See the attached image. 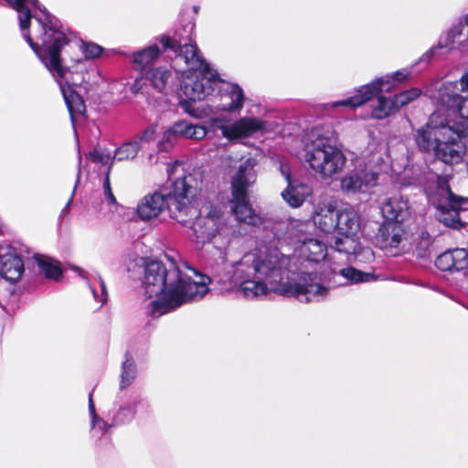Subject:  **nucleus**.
<instances>
[{
	"label": "nucleus",
	"instance_id": "obj_1",
	"mask_svg": "<svg viewBox=\"0 0 468 468\" xmlns=\"http://www.w3.org/2000/svg\"><path fill=\"white\" fill-rule=\"evenodd\" d=\"M192 229L198 242L211 241L218 248V257L209 264L210 275L197 271L186 262L172 263L173 268L169 270L157 261L147 263L142 287L147 298L157 297L150 303L153 317L202 299L208 292L212 281L238 285L248 299L265 295L272 290L310 303L322 301L328 293V288L316 273L296 272L292 258L277 249H256L244 253L238 261H229L221 246L230 242L232 231L225 224L218 206H204Z\"/></svg>",
	"mask_w": 468,
	"mask_h": 468
},
{
	"label": "nucleus",
	"instance_id": "obj_2",
	"mask_svg": "<svg viewBox=\"0 0 468 468\" xmlns=\"http://www.w3.org/2000/svg\"><path fill=\"white\" fill-rule=\"evenodd\" d=\"M40 13L41 16L34 15L33 35L24 33V38L58 83L65 81L64 84L69 85L81 82L90 66L89 60L84 58H71V65L63 66L60 52L72 45L60 29L59 20L48 10H40Z\"/></svg>",
	"mask_w": 468,
	"mask_h": 468
},
{
	"label": "nucleus",
	"instance_id": "obj_3",
	"mask_svg": "<svg viewBox=\"0 0 468 468\" xmlns=\"http://www.w3.org/2000/svg\"><path fill=\"white\" fill-rule=\"evenodd\" d=\"M168 179L172 182L168 194L154 191L145 195L137 204L136 213L144 220L157 218L165 208L179 222L186 219L180 216L189 213V203L200 188L197 176L186 168L182 162L176 161L166 167Z\"/></svg>",
	"mask_w": 468,
	"mask_h": 468
},
{
	"label": "nucleus",
	"instance_id": "obj_4",
	"mask_svg": "<svg viewBox=\"0 0 468 468\" xmlns=\"http://www.w3.org/2000/svg\"><path fill=\"white\" fill-rule=\"evenodd\" d=\"M162 43L165 48H170L175 54L174 68L186 74L181 83V90L189 101H201L214 96L220 78L203 58L196 43L164 37Z\"/></svg>",
	"mask_w": 468,
	"mask_h": 468
},
{
	"label": "nucleus",
	"instance_id": "obj_5",
	"mask_svg": "<svg viewBox=\"0 0 468 468\" xmlns=\"http://www.w3.org/2000/svg\"><path fill=\"white\" fill-rule=\"evenodd\" d=\"M435 118V114L431 115L430 122L417 130L415 141L418 147L422 152L433 153L445 164L461 163L466 153L463 138L468 132L449 122H438Z\"/></svg>",
	"mask_w": 468,
	"mask_h": 468
},
{
	"label": "nucleus",
	"instance_id": "obj_6",
	"mask_svg": "<svg viewBox=\"0 0 468 468\" xmlns=\"http://www.w3.org/2000/svg\"><path fill=\"white\" fill-rule=\"evenodd\" d=\"M304 159L322 179H331L344 169L346 157L336 145L331 125L315 126L306 134Z\"/></svg>",
	"mask_w": 468,
	"mask_h": 468
},
{
	"label": "nucleus",
	"instance_id": "obj_7",
	"mask_svg": "<svg viewBox=\"0 0 468 468\" xmlns=\"http://www.w3.org/2000/svg\"><path fill=\"white\" fill-rule=\"evenodd\" d=\"M256 165L254 158H247L239 164L231 178V211L238 222L250 226H255L260 221V217L252 209L248 197L249 187L257 180Z\"/></svg>",
	"mask_w": 468,
	"mask_h": 468
},
{
	"label": "nucleus",
	"instance_id": "obj_8",
	"mask_svg": "<svg viewBox=\"0 0 468 468\" xmlns=\"http://www.w3.org/2000/svg\"><path fill=\"white\" fill-rule=\"evenodd\" d=\"M413 66L403 68L395 72L381 76L370 83L361 86L354 96L347 99L336 101L332 103L333 108L340 106L351 109L361 106L372 100L381 92H390L398 84L409 81L412 76Z\"/></svg>",
	"mask_w": 468,
	"mask_h": 468
},
{
	"label": "nucleus",
	"instance_id": "obj_9",
	"mask_svg": "<svg viewBox=\"0 0 468 468\" xmlns=\"http://www.w3.org/2000/svg\"><path fill=\"white\" fill-rule=\"evenodd\" d=\"M431 204L436 207L438 220L445 226L460 229L463 223L460 219V211L466 209L468 198L455 196L447 178L439 176L435 195L431 198Z\"/></svg>",
	"mask_w": 468,
	"mask_h": 468
},
{
	"label": "nucleus",
	"instance_id": "obj_10",
	"mask_svg": "<svg viewBox=\"0 0 468 468\" xmlns=\"http://www.w3.org/2000/svg\"><path fill=\"white\" fill-rule=\"evenodd\" d=\"M439 49H446L447 52L454 49L463 53L468 52V27L463 20L461 19L452 25L445 34L440 37L438 44L427 50L420 61L428 62Z\"/></svg>",
	"mask_w": 468,
	"mask_h": 468
},
{
	"label": "nucleus",
	"instance_id": "obj_11",
	"mask_svg": "<svg viewBox=\"0 0 468 468\" xmlns=\"http://www.w3.org/2000/svg\"><path fill=\"white\" fill-rule=\"evenodd\" d=\"M457 85L454 83H444L438 90L437 101L442 106L457 112L461 121L453 125L468 132V96L462 97L456 92Z\"/></svg>",
	"mask_w": 468,
	"mask_h": 468
},
{
	"label": "nucleus",
	"instance_id": "obj_12",
	"mask_svg": "<svg viewBox=\"0 0 468 468\" xmlns=\"http://www.w3.org/2000/svg\"><path fill=\"white\" fill-rule=\"evenodd\" d=\"M378 173L367 167L348 172L340 180V187L346 194L367 193L378 185Z\"/></svg>",
	"mask_w": 468,
	"mask_h": 468
},
{
	"label": "nucleus",
	"instance_id": "obj_13",
	"mask_svg": "<svg viewBox=\"0 0 468 468\" xmlns=\"http://www.w3.org/2000/svg\"><path fill=\"white\" fill-rule=\"evenodd\" d=\"M216 94L219 97V103L216 105L217 111L239 112L243 108L245 94L238 84L226 82L220 79V84L217 85Z\"/></svg>",
	"mask_w": 468,
	"mask_h": 468
},
{
	"label": "nucleus",
	"instance_id": "obj_14",
	"mask_svg": "<svg viewBox=\"0 0 468 468\" xmlns=\"http://www.w3.org/2000/svg\"><path fill=\"white\" fill-rule=\"evenodd\" d=\"M25 271L24 262L16 249L7 246L0 251V276L10 283H16Z\"/></svg>",
	"mask_w": 468,
	"mask_h": 468
},
{
	"label": "nucleus",
	"instance_id": "obj_15",
	"mask_svg": "<svg viewBox=\"0 0 468 468\" xmlns=\"http://www.w3.org/2000/svg\"><path fill=\"white\" fill-rule=\"evenodd\" d=\"M281 172L288 183L286 189L282 192L284 201L292 207H299L312 195V186L299 180H292L284 165H281Z\"/></svg>",
	"mask_w": 468,
	"mask_h": 468
},
{
	"label": "nucleus",
	"instance_id": "obj_16",
	"mask_svg": "<svg viewBox=\"0 0 468 468\" xmlns=\"http://www.w3.org/2000/svg\"><path fill=\"white\" fill-rule=\"evenodd\" d=\"M380 211L384 220L403 225L410 215L409 201L401 195H394L382 201Z\"/></svg>",
	"mask_w": 468,
	"mask_h": 468
},
{
	"label": "nucleus",
	"instance_id": "obj_17",
	"mask_svg": "<svg viewBox=\"0 0 468 468\" xmlns=\"http://www.w3.org/2000/svg\"><path fill=\"white\" fill-rule=\"evenodd\" d=\"M267 130V122L254 117H242L224 131V137L229 140L248 138L254 133Z\"/></svg>",
	"mask_w": 468,
	"mask_h": 468
},
{
	"label": "nucleus",
	"instance_id": "obj_18",
	"mask_svg": "<svg viewBox=\"0 0 468 468\" xmlns=\"http://www.w3.org/2000/svg\"><path fill=\"white\" fill-rule=\"evenodd\" d=\"M7 2L17 13L19 25L22 31L24 33H30L28 28L31 27L33 28L31 19L35 20V14L41 16L40 10H47L45 7H41L38 4L37 0H5Z\"/></svg>",
	"mask_w": 468,
	"mask_h": 468
},
{
	"label": "nucleus",
	"instance_id": "obj_19",
	"mask_svg": "<svg viewBox=\"0 0 468 468\" xmlns=\"http://www.w3.org/2000/svg\"><path fill=\"white\" fill-rule=\"evenodd\" d=\"M405 233L403 225L384 220L376 235V245L382 250L397 248Z\"/></svg>",
	"mask_w": 468,
	"mask_h": 468
},
{
	"label": "nucleus",
	"instance_id": "obj_20",
	"mask_svg": "<svg viewBox=\"0 0 468 468\" xmlns=\"http://www.w3.org/2000/svg\"><path fill=\"white\" fill-rule=\"evenodd\" d=\"M338 210L332 203L319 204L313 213L314 224L323 232H332L337 227Z\"/></svg>",
	"mask_w": 468,
	"mask_h": 468
},
{
	"label": "nucleus",
	"instance_id": "obj_21",
	"mask_svg": "<svg viewBox=\"0 0 468 468\" xmlns=\"http://www.w3.org/2000/svg\"><path fill=\"white\" fill-rule=\"evenodd\" d=\"M164 37L165 36H162L160 40H162ZM160 43L163 45L162 41H160ZM166 49L167 48H165L164 46H162L161 48L158 44H153L133 53V61L135 68L141 71L142 76L144 75L146 70L152 69L154 68L153 65L160 55L161 51ZM168 49L171 50L170 48Z\"/></svg>",
	"mask_w": 468,
	"mask_h": 468
},
{
	"label": "nucleus",
	"instance_id": "obj_22",
	"mask_svg": "<svg viewBox=\"0 0 468 468\" xmlns=\"http://www.w3.org/2000/svg\"><path fill=\"white\" fill-rule=\"evenodd\" d=\"M360 226V217L353 207L338 210L335 230L339 235H357Z\"/></svg>",
	"mask_w": 468,
	"mask_h": 468
},
{
	"label": "nucleus",
	"instance_id": "obj_23",
	"mask_svg": "<svg viewBox=\"0 0 468 468\" xmlns=\"http://www.w3.org/2000/svg\"><path fill=\"white\" fill-rule=\"evenodd\" d=\"M58 84L69 112L71 122L74 125L78 117H82L86 112L84 101L69 85L62 82Z\"/></svg>",
	"mask_w": 468,
	"mask_h": 468
},
{
	"label": "nucleus",
	"instance_id": "obj_24",
	"mask_svg": "<svg viewBox=\"0 0 468 468\" xmlns=\"http://www.w3.org/2000/svg\"><path fill=\"white\" fill-rule=\"evenodd\" d=\"M147 402L140 397L135 398L131 403L120 406L114 415V421L117 424H125L131 422L139 410L145 409Z\"/></svg>",
	"mask_w": 468,
	"mask_h": 468
},
{
	"label": "nucleus",
	"instance_id": "obj_25",
	"mask_svg": "<svg viewBox=\"0 0 468 468\" xmlns=\"http://www.w3.org/2000/svg\"><path fill=\"white\" fill-rule=\"evenodd\" d=\"M159 91H162L173 78V72L167 66L154 67L143 76Z\"/></svg>",
	"mask_w": 468,
	"mask_h": 468
},
{
	"label": "nucleus",
	"instance_id": "obj_26",
	"mask_svg": "<svg viewBox=\"0 0 468 468\" xmlns=\"http://www.w3.org/2000/svg\"><path fill=\"white\" fill-rule=\"evenodd\" d=\"M359 241L357 235H340L335 237L331 242V248L339 253L346 255L351 260L354 252L359 249Z\"/></svg>",
	"mask_w": 468,
	"mask_h": 468
},
{
	"label": "nucleus",
	"instance_id": "obj_27",
	"mask_svg": "<svg viewBox=\"0 0 468 468\" xmlns=\"http://www.w3.org/2000/svg\"><path fill=\"white\" fill-rule=\"evenodd\" d=\"M378 97V104L373 107L371 116L377 120H383L399 111L395 98L386 97L380 93L376 95Z\"/></svg>",
	"mask_w": 468,
	"mask_h": 468
},
{
	"label": "nucleus",
	"instance_id": "obj_28",
	"mask_svg": "<svg viewBox=\"0 0 468 468\" xmlns=\"http://www.w3.org/2000/svg\"><path fill=\"white\" fill-rule=\"evenodd\" d=\"M34 259L41 271L49 279L58 280L62 275L59 262L48 256L36 254Z\"/></svg>",
	"mask_w": 468,
	"mask_h": 468
},
{
	"label": "nucleus",
	"instance_id": "obj_29",
	"mask_svg": "<svg viewBox=\"0 0 468 468\" xmlns=\"http://www.w3.org/2000/svg\"><path fill=\"white\" fill-rule=\"evenodd\" d=\"M181 129L183 139L202 140L207 134V127L200 124H194L186 120L177 121Z\"/></svg>",
	"mask_w": 468,
	"mask_h": 468
},
{
	"label": "nucleus",
	"instance_id": "obj_30",
	"mask_svg": "<svg viewBox=\"0 0 468 468\" xmlns=\"http://www.w3.org/2000/svg\"><path fill=\"white\" fill-rule=\"evenodd\" d=\"M137 376V367L133 356L126 353L124 360L122 363L121 371V388H125L132 385Z\"/></svg>",
	"mask_w": 468,
	"mask_h": 468
},
{
	"label": "nucleus",
	"instance_id": "obj_31",
	"mask_svg": "<svg viewBox=\"0 0 468 468\" xmlns=\"http://www.w3.org/2000/svg\"><path fill=\"white\" fill-rule=\"evenodd\" d=\"M89 412L91 419V430L93 436H98L100 438L108 431L110 425L97 415L95 405L92 400V393H90L89 395Z\"/></svg>",
	"mask_w": 468,
	"mask_h": 468
},
{
	"label": "nucleus",
	"instance_id": "obj_32",
	"mask_svg": "<svg viewBox=\"0 0 468 468\" xmlns=\"http://www.w3.org/2000/svg\"><path fill=\"white\" fill-rule=\"evenodd\" d=\"M140 148L141 145L137 140L124 143L115 150L112 161L133 160L137 155Z\"/></svg>",
	"mask_w": 468,
	"mask_h": 468
},
{
	"label": "nucleus",
	"instance_id": "obj_33",
	"mask_svg": "<svg viewBox=\"0 0 468 468\" xmlns=\"http://www.w3.org/2000/svg\"><path fill=\"white\" fill-rule=\"evenodd\" d=\"M87 284L96 302L100 303L101 308L108 301V292L104 281L100 275L94 278V281H87Z\"/></svg>",
	"mask_w": 468,
	"mask_h": 468
},
{
	"label": "nucleus",
	"instance_id": "obj_34",
	"mask_svg": "<svg viewBox=\"0 0 468 468\" xmlns=\"http://www.w3.org/2000/svg\"><path fill=\"white\" fill-rule=\"evenodd\" d=\"M303 250L310 253L309 259L318 261L325 257V246L317 239H310L304 241Z\"/></svg>",
	"mask_w": 468,
	"mask_h": 468
},
{
	"label": "nucleus",
	"instance_id": "obj_35",
	"mask_svg": "<svg viewBox=\"0 0 468 468\" xmlns=\"http://www.w3.org/2000/svg\"><path fill=\"white\" fill-rule=\"evenodd\" d=\"M340 274L347 281L353 283L368 282L373 279V274L358 271L353 267L344 268L340 271Z\"/></svg>",
	"mask_w": 468,
	"mask_h": 468
},
{
	"label": "nucleus",
	"instance_id": "obj_36",
	"mask_svg": "<svg viewBox=\"0 0 468 468\" xmlns=\"http://www.w3.org/2000/svg\"><path fill=\"white\" fill-rule=\"evenodd\" d=\"M452 261L451 262L452 272L461 271L468 266V253L464 249L452 250Z\"/></svg>",
	"mask_w": 468,
	"mask_h": 468
},
{
	"label": "nucleus",
	"instance_id": "obj_37",
	"mask_svg": "<svg viewBox=\"0 0 468 468\" xmlns=\"http://www.w3.org/2000/svg\"><path fill=\"white\" fill-rule=\"evenodd\" d=\"M421 95V90L419 88H411L410 90L401 91L396 95H394L395 98V103H397V106L399 110L402 108L403 106H406L407 104L410 103L411 101H415Z\"/></svg>",
	"mask_w": 468,
	"mask_h": 468
},
{
	"label": "nucleus",
	"instance_id": "obj_38",
	"mask_svg": "<svg viewBox=\"0 0 468 468\" xmlns=\"http://www.w3.org/2000/svg\"><path fill=\"white\" fill-rule=\"evenodd\" d=\"M80 48L84 55V58L88 60L100 57L103 50L100 45L93 42H82Z\"/></svg>",
	"mask_w": 468,
	"mask_h": 468
},
{
	"label": "nucleus",
	"instance_id": "obj_39",
	"mask_svg": "<svg viewBox=\"0 0 468 468\" xmlns=\"http://www.w3.org/2000/svg\"><path fill=\"white\" fill-rule=\"evenodd\" d=\"M176 144V141L175 140L173 135H171V133L167 130H165L163 133L162 138L157 144V149L159 152L169 153L170 151L173 150Z\"/></svg>",
	"mask_w": 468,
	"mask_h": 468
},
{
	"label": "nucleus",
	"instance_id": "obj_40",
	"mask_svg": "<svg viewBox=\"0 0 468 468\" xmlns=\"http://www.w3.org/2000/svg\"><path fill=\"white\" fill-rule=\"evenodd\" d=\"M452 261V250H447L441 255H439L435 261V265L438 269L442 271H450L452 272L451 262Z\"/></svg>",
	"mask_w": 468,
	"mask_h": 468
},
{
	"label": "nucleus",
	"instance_id": "obj_41",
	"mask_svg": "<svg viewBox=\"0 0 468 468\" xmlns=\"http://www.w3.org/2000/svg\"><path fill=\"white\" fill-rule=\"evenodd\" d=\"M352 258L359 262H370L374 260V252L369 247H363L359 243V249L354 252Z\"/></svg>",
	"mask_w": 468,
	"mask_h": 468
},
{
	"label": "nucleus",
	"instance_id": "obj_42",
	"mask_svg": "<svg viewBox=\"0 0 468 468\" xmlns=\"http://www.w3.org/2000/svg\"><path fill=\"white\" fill-rule=\"evenodd\" d=\"M184 111L190 116L197 119H203L207 117L208 113L206 109H199L195 107L190 101H185L180 102Z\"/></svg>",
	"mask_w": 468,
	"mask_h": 468
},
{
	"label": "nucleus",
	"instance_id": "obj_43",
	"mask_svg": "<svg viewBox=\"0 0 468 468\" xmlns=\"http://www.w3.org/2000/svg\"><path fill=\"white\" fill-rule=\"evenodd\" d=\"M157 134V124L153 123L144 130L138 136L137 139L140 143L149 144L155 140Z\"/></svg>",
	"mask_w": 468,
	"mask_h": 468
},
{
	"label": "nucleus",
	"instance_id": "obj_44",
	"mask_svg": "<svg viewBox=\"0 0 468 468\" xmlns=\"http://www.w3.org/2000/svg\"><path fill=\"white\" fill-rule=\"evenodd\" d=\"M90 158L97 163H101V165H107L110 160H112L111 153L109 151H99L96 150L90 154Z\"/></svg>",
	"mask_w": 468,
	"mask_h": 468
},
{
	"label": "nucleus",
	"instance_id": "obj_45",
	"mask_svg": "<svg viewBox=\"0 0 468 468\" xmlns=\"http://www.w3.org/2000/svg\"><path fill=\"white\" fill-rule=\"evenodd\" d=\"M103 191L107 202L109 204L115 205L117 202L111 187L109 174L106 175L103 180Z\"/></svg>",
	"mask_w": 468,
	"mask_h": 468
},
{
	"label": "nucleus",
	"instance_id": "obj_46",
	"mask_svg": "<svg viewBox=\"0 0 468 468\" xmlns=\"http://www.w3.org/2000/svg\"><path fill=\"white\" fill-rule=\"evenodd\" d=\"M207 122H208V125L210 128L219 129L221 131L223 136H224L225 129L229 127V124L225 123L224 119L218 118V117L210 118L207 121Z\"/></svg>",
	"mask_w": 468,
	"mask_h": 468
},
{
	"label": "nucleus",
	"instance_id": "obj_47",
	"mask_svg": "<svg viewBox=\"0 0 468 468\" xmlns=\"http://www.w3.org/2000/svg\"><path fill=\"white\" fill-rule=\"evenodd\" d=\"M171 135L177 142L179 139H183L181 129L179 127L178 122H175L171 126L166 129Z\"/></svg>",
	"mask_w": 468,
	"mask_h": 468
},
{
	"label": "nucleus",
	"instance_id": "obj_48",
	"mask_svg": "<svg viewBox=\"0 0 468 468\" xmlns=\"http://www.w3.org/2000/svg\"><path fill=\"white\" fill-rule=\"evenodd\" d=\"M453 83L457 85V93L460 90L463 91L468 90V72L465 73L458 82Z\"/></svg>",
	"mask_w": 468,
	"mask_h": 468
},
{
	"label": "nucleus",
	"instance_id": "obj_49",
	"mask_svg": "<svg viewBox=\"0 0 468 468\" xmlns=\"http://www.w3.org/2000/svg\"><path fill=\"white\" fill-rule=\"evenodd\" d=\"M79 271H80V275L82 276L84 279H87V277L85 276V271L80 269Z\"/></svg>",
	"mask_w": 468,
	"mask_h": 468
},
{
	"label": "nucleus",
	"instance_id": "obj_50",
	"mask_svg": "<svg viewBox=\"0 0 468 468\" xmlns=\"http://www.w3.org/2000/svg\"><path fill=\"white\" fill-rule=\"evenodd\" d=\"M70 202H71V198L68 201V203H67V205H66V207H64L63 210H68L69 209Z\"/></svg>",
	"mask_w": 468,
	"mask_h": 468
},
{
	"label": "nucleus",
	"instance_id": "obj_51",
	"mask_svg": "<svg viewBox=\"0 0 468 468\" xmlns=\"http://www.w3.org/2000/svg\"><path fill=\"white\" fill-rule=\"evenodd\" d=\"M463 21L466 23V26L468 27V14L464 16Z\"/></svg>",
	"mask_w": 468,
	"mask_h": 468
},
{
	"label": "nucleus",
	"instance_id": "obj_52",
	"mask_svg": "<svg viewBox=\"0 0 468 468\" xmlns=\"http://www.w3.org/2000/svg\"><path fill=\"white\" fill-rule=\"evenodd\" d=\"M194 28V26H190V31H192Z\"/></svg>",
	"mask_w": 468,
	"mask_h": 468
}]
</instances>
